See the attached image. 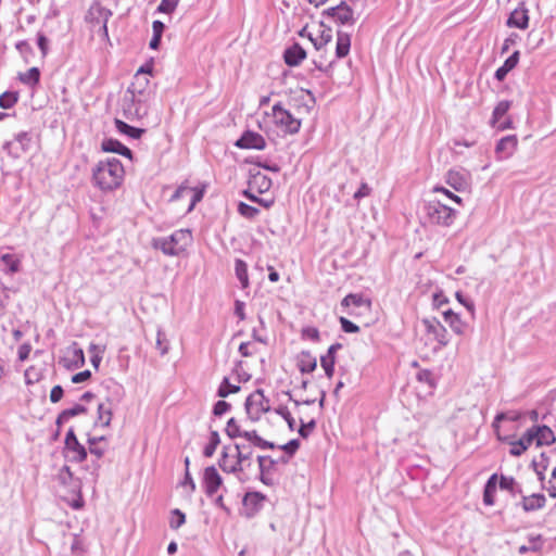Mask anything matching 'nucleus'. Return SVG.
I'll return each instance as SVG.
<instances>
[{"mask_svg":"<svg viewBox=\"0 0 556 556\" xmlns=\"http://www.w3.org/2000/svg\"><path fill=\"white\" fill-rule=\"evenodd\" d=\"M124 166L116 157L99 161L92 169V182L102 191L118 188L124 180Z\"/></svg>","mask_w":556,"mask_h":556,"instance_id":"nucleus-1","label":"nucleus"},{"mask_svg":"<svg viewBox=\"0 0 556 556\" xmlns=\"http://www.w3.org/2000/svg\"><path fill=\"white\" fill-rule=\"evenodd\" d=\"M192 241L190 229H178L167 237L153 238L151 245L167 256H178L191 245Z\"/></svg>","mask_w":556,"mask_h":556,"instance_id":"nucleus-2","label":"nucleus"},{"mask_svg":"<svg viewBox=\"0 0 556 556\" xmlns=\"http://www.w3.org/2000/svg\"><path fill=\"white\" fill-rule=\"evenodd\" d=\"M151 97L143 93L125 91L121 100V109L125 118L129 121L141 119L149 113Z\"/></svg>","mask_w":556,"mask_h":556,"instance_id":"nucleus-3","label":"nucleus"},{"mask_svg":"<svg viewBox=\"0 0 556 556\" xmlns=\"http://www.w3.org/2000/svg\"><path fill=\"white\" fill-rule=\"evenodd\" d=\"M424 213L429 224L442 227H450L457 215V211L437 200L426 202Z\"/></svg>","mask_w":556,"mask_h":556,"instance_id":"nucleus-4","label":"nucleus"},{"mask_svg":"<svg viewBox=\"0 0 556 556\" xmlns=\"http://www.w3.org/2000/svg\"><path fill=\"white\" fill-rule=\"evenodd\" d=\"M244 408L251 421H258L263 414L270 410L269 400L262 389H257L247 397Z\"/></svg>","mask_w":556,"mask_h":556,"instance_id":"nucleus-5","label":"nucleus"},{"mask_svg":"<svg viewBox=\"0 0 556 556\" xmlns=\"http://www.w3.org/2000/svg\"><path fill=\"white\" fill-rule=\"evenodd\" d=\"M271 115L275 125L281 128L283 132L294 135L300 131L301 119L294 117L280 102L273 106Z\"/></svg>","mask_w":556,"mask_h":556,"instance_id":"nucleus-6","label":"nucleus"},{"mask_svg":"<svg viewBox=\"0 0 556 556\" xmlns=\"http://www.w3.org/2000/svg\"><path fill=\"white\" fill-rule=\"evenodd\" d=\"M235 454L237 457L236 464L239 470V480L247 481L249 479L247 470L252 466V447L250 444L236 443L233 445Z\"/></svg>","mask_w":556,"mask_h":556,"instance_id":"nucleus-7","label":"nucleus"},{"mask_svg":"<svg viewBox=\"0 0 556 556\" xmlns=\"http://www.w3.org/2000/svg\"><path fill=\"white\" fill-rule=\"evenodd\" d=\"M64 450L70 462L81 463L87 458V450L77 440L73 428L66 433Z\"/></svg>","mask_w":556,"mask_h":556,"instance_id":"nucleus-8","label":"nucleus"},{"mask_svg":"<svg viewBox=\"0 0 556 556\" xmlns=\"http://www.w3.org/2000/svg\"><path fill=\"white\" fill-rule=\"evenodd\" d=\"M427 333L433 336L438 342V350L446 346L450 342L446 328L437 318H425L422 320Z\"/></svg>","mask_w":556,"mask_h":556,"instance_id":"nucleus-9","label":"nucleus"},{"mask_svg":"<svg viewBox=\"0 0 556 556\" xmlns=\"http://www.w3.org/2000/svg\"><path fill=\"white\" fill-rule=\"evenodd\" d=\"M112 16V11L102 7L100 3H94L88 11V18L92 24H100V30L102 35L108 38V22Z\"/></svg>","mask_w":556,"mask_h":556,"instance_id":"nucleus-10","label":"nucleus"},{"mask_svg":"<svg viewBox=\"0 0 556 556\" xmlns=\"http://www.w3.org/2000/svg\"><path fill=\"white\" fill-rule=\"evenodd\" d=\"M151 73L149 67H140L134 76L131 84L127 87L126 91H130L134 93H143L144 96H152L150 89V80L148 78V74Z\"/></svg>","mask_w":556,"mask_h":556,"instance_id":"nucleus-11","label":"nucleus"},{"mask_svg":"<svg viewBox=\"0 0 556 556\" xmlns=\"http://www.w3.org/2000/svg\"><path fill=\"white\" fill-rule=\"evenodd\" d=\"M235 144L240 149L264 150L266 148L264 137L252 130H245Z\"/></svg>","mask_w":556,"mask_h":556,"instance_id":"nucleus-12","label":"nucleus"},{"mask_svg":"<svg viewBox=\"0 0 556 556\" xmlns=\"http://www.w3.org/2000/svg\"><path fill=\"white\" fill-rule=\"evenodd\" d=\"M31 137L27 131H21L15 136L14 141L4 143L3 149L8 150L10 154L18 156L21 152H26L29 149Z\"/></svg>","mask_w":556,"mask_h":556,"instance_id":"nucleus-13","label":"nucleus"},{"mask_svg":"<svg viewBox=\"0 0 556 556\" xmlns=\"http://www.w3.org/2000/svg\"><path fill=\"white\" fill-rule=\"evenodd\" d=\"M506 24L509 27H516L519 29L528 28L529 11L523 1L520 2L519 5L510 13Z\"/></svg>","mask_w":556,"mask_h":556,"instance_id":"nucleus-14","label":"nucleus"},{"mask_svg":"<svg viewBox=\"0 0 556 556\" xmlns=\"http://www.w3.org/2000/svg\"><path fill=\"white\" fill-rule=\"evenodd\" d=\"M203 483L207 496H213L220 488L223 480L217 469L214 466L205 468L203 476Z\"/></svg>","mask_w":556,"mask_h":556,"instance_id":"nucleus-15","label":"nucleus"},{"mask_svg":"<svg viewBox=\"0 0 556 556\" xmlns=\"http://www.w3.org/2000/svg\"><path fill=\"white\" fill-rule=\"evenodd\" d=\"M510 108V102L508 100L500 101L493 110L492 114V126L496 127L500 130H505L510 128L511 122L510 119H506L502 122V117L508 112Z\"/></svg>","mask_w":556,"mask_h":556,"instance_id":"nucleus-16","label":"nucleus"},{"mask_svg":"<svg viewBox=\"0 0 556 556\" xmlns=\"http://www.w3.org/2000/svg\"><path fill=\"white\" fill-rule=\"evenodd\" d=\"M546 497L542 493H533L531 495H521V502L518 504L526 513H532L545 507Z\"/></svg>","mask_w":556,"mask_h":556,"instance_id":"nucleus-17","label":"nucleus"},{"mask_svg":"<svg viewBox=\"0 0 556 556\" xmlns=\"http://www.w3.org/2000/svg\"><path fill=\"white\" fill-rule=\"evenodd\" d=\"M445 181L450 187L458 192L466 191L469 188L468 175L459 170H448Z\"/></svg>","mask_w":556,"mask_h":556,"instance_id":"nucleus-18","label":"nucleus"},{"mask_svg":"<svg viewBox=\"0 0 556 556\" xmlns=\"http://www.w3.org/2000/svg\"><path fill=\"white\" fill-rule=\"evenodd\" d=\"M517 147V138L514 135L503 137L495 147V153L500 160L509 157Z\"/></svg>","mask_w":556,"mask_h":556,"instance_id":"nucleus-19","label":"nucleus"},{"mask_svg":"<svg viewBox=\"0 0 556 556\" xmlns=\"http://www.w3.org/2000/svg\"><path fill=\"white\" fill-rule=\"evenodd\" d=\"M341 348L342 345L340 343H333L329 346L327 353L320 357V365L329 379L332 378L334 374L336 353Z\"/></svg>","mask_w":556,"mask_h":556,"instance_id":"nucleus-20","label":"nucleus"},{"mask_svg":"<svg viewBox=\"0 0 556 556\" xmlns=\"http://www.w3.org/2000/svg\"><path fill=\"white\" fill-rule=\"evenodd\" d=\"M236 460V454H230V447L224 446L220 458L218 460V465L223 471L233 473L239 479V470Z\"/></svg>","mask_w":556,"mask_h":556,"instance_id":"nucleus-21","label":"nucleus"},{"mask_svg":"<svg viewBox=\"0 0 556 556\" xmlns=\"http://www.w3.org/2000/svg\"><path fill=\"white\" fill-rule=\"evenodd\" d=\"M443 318L456 334L464 336L466 333L468 324L460 318L459 314L454 313L452 309H446L443 312Z\"/></svg>","mask_w":556,"mask_h":556,"instance_id":"nucleus-22","label":"nucleus"},{"mask_svg":"<svg viewBox=\"0 0 556 556\" xmlns=\"http://www.w3.org/2000/svg\"><path fill=\"white\" fill-rule=\"evenodd\" d=\"M266 495L261 492H248L243 497V506L250 511V515H254L261 510L266 501Z\"/></svg>","mask_w":556,"mask_h":556,"instance_id":"nucleus-23","label":"nucleus"},{"mask_svg":"<svg viewBox=\"0 0 556 556\" xmlns=\"http://www.w3.org/2000/svg\"><path fill=\"white\" fill-rule=\"evenodd\" d=\"M306 58V51L299 45L293 43L287 48L283 53L286 64L289 66L299 65Z\"/></svg>","mask_w":556,"mask_h":556,"instance_id":"nucleus-24","label":"nucleus"},{"mask_svg":"<svg viewBox=\"0 0 556 556\" xmlns=\"http://www.w3.org/2000/svg\"><path fill=\"white\" fill-rule=\"evenodd\" d=\"M101 148L104 152L117 153L128 159H132V152L117 139L109 138L102 141Z\"/></svg>","mask_w":556,"mask_h":556,"instance_id":"nucleus-25","label":"nucleus"},{"mask_svg":"<svg viewBox=\"0 0 556 556\" xmlns=\"http://www.w3.org/2000/svg\"><path fill=\"white\" fill-rule=\"evenodd\" d=\"M498 486L501 490L507 491L511 496L522 495V488L514 477L502 475L498 477Z\"/></svg>","mask_w":556,"mask_h":556,"instance_id":"nucleus-26","label":"nucleus"},{"mask_svg":"<svg viewBox=\"0 0 556 556\" xmlns=\"http://www.w3.org/2000/svg\"><path fill=\"white\" fill-rule=\"evenodd\" d=\"M351 48V35L343 31H337V45H336V55L338 59L345 58Z\"/></svg>","mask_w":556,"mask_h":556,"instance_id":"nucleus-27","label":"nucleus"},{"mask_svg":"<svg viewBox=\"0 0 556 556\" xmlns=\"http://www.w3.org/2000/svg\"><path fill=\"white\" fill-rule=\"evenodd\" d=\"M298 367L302 374L313 372L317 367V359L308 351H303L298 357Z\"/></svg>","mask_w":556,"mask_h":556,"instance_id":"nucleus-28","label":"nucleus"},{"mask_svg":"<svg viewBox=\"0 0 556 556\" xmlns=\"http://www.w3.org/2000/svg\"><path fill=\"white\" fill-rule=\"evenodd\" d=\"M0 262L3 264L2 271L7 275H14L21 269V260L14 254H2Z\"/></svg>","mask_w":556,"mask_h":556,"instance_id":"nucleus-29","label":"nucleus"},{"mask_svg":"<svg viewBox=\"0 0 556 556\" xmlns=\"http://www.w3.org/2000/svg\"><path fill=\"white\" fill-rule=\"evenodd\" d=\"M498 481V475L493 473L489 477L488 481L484 484L483 490V503L486 506H492L495 503V492H496V485Z\"/></svg>","mask_w":556,"mask_h":556,"instance_id":"nucleus-30","label":"nucleus"},{"mask_svg":"<svg viewBox=\"0 0 556 556\" xmlns=\"http://www.w3.org/2000/svg\"><path fill=\"white\" fill-rule=\"evenodd\" d=\"M241 438H244L250 445H254L256 447L266 450H274L276 448V444L269 441L264 440L261 438L255 430L252 431H243V434Z\"/></svg>","mask_w":556,"mask_h":556,"instance_id":"nucleus-31","label":"nucleus"},{"mask_svg":"<svg viewBox=\"0 0 556 556\" xmlns=\"http://www.w3.org/2000/svg\"><path fill=\"white\" fill-rule=\"evenodd\" d=\"M334 22L342 25L354 24L353 10L344 1L338 4V13L336 15Z\"/></svg>","mask_w":556,"mask_h":556,"instance_id":"nucleus-32","label":"nucleus"},{"mask_svg":"<svg viewBox=\"0 0 556 556\" xmlns=\"http://www.w3.org/2000/svg\"><path fill=\"white\" fill-rule=\"evenodd\" d=\"M250 186L255 188L258 193L267 192L271 187V180L262 173L252 175Z\"/></svg>","mask_w":556,"mask_h":556,"instance_id":"nucleus-33","label":"nucleus"},{"mask_svg":"<svg viewBox=\"0 0 556 556\" xmlns=\"http://www.w3.org/2000/svg\"><path fill=\"white\" fill-rule=\"evenodd\" d=\"M115 127L118 130V132L126 135L132 139H139L144 132V129L130 126L126 122H123L117 118L115 119Z\"/></svg>","mask_w":556,"mask_h":556,"instance_id":"nucleus-34","label":"nucleus"},{"mask_svg":"<svg viewBox=\"0 0 556 556\" xmlns=\"http://www.w3.org/2000/svg\"><path fill=\"white\" fill-rule=\"evenodd\" d=\"M87 412V408L84 405L76 404L72 408L64 409L61 412L56 418V426L61 427L65 424L70 418L75 417L77 415L84 414Z\"/></svg>","mask_w":556,"mask_h":556,"instance_id":"nucleus-35","label":"nucleus"},{"mask_svg":"<svg viewBox=\"0 0 556 556\" xmlns=\"http://www.w3.org/2000/svg\"><path fill=\"white\" fill-rule=\"evenodd\" d=\"M538 446L551 445L556 441L553 430L547 426H536Z\"/></svg>","mask_w":556,"mask_h":556,"instance_id":"nucleus-36","label":"nucleus"},{"mask_svg":"<svg viewBox=\"0 0 556 556\" xmlns=\"http://www.w3.org/2000/svg\"><path fill=\"white\" fill-rule=\"evenodd\" d=\"M235 273L236 277L241 283L242 289L249 287V276H248V265L244 261L237 258L235 262Z\"/></svg>","mask_w":556,"mask_h":556,"instance_id":"nucleus-37","label":"nucleus"},{"mask_svg":"<svg viewBox=\"0 0 556 556\" xmlns=\"http://www.w3.org/2000/svg\"><path fill=\"white\" fill-rule=\"evenodd\" d=\"M18 79L22 84L33 87L40 80V71L38 67H31L25 73H20Z\"/></svg>","mask_w":556,"mask_h":556,"instance_id":"nucleus-38","label":"nucleus"},{"mask_svg":"<svg viewBox=\"0 0 556 556\" xmlns=\"http://www.w3.org/2000/svg\"><path fill=\"white\" fill-rule=\"evenodd\" d=\"M266 459L264 457H257L258 470H260V480L268 486L274 485V480L270 477L273 471L269 470V467H266Z\"/></svg>","mask_w":556,"mask_h":556,"instance_id":"nucleus-39","label":"nucleus"},{"mask_svg":"<svg viewBox=\"0 0 556 556\" xmlns=\"http://www.w3.org/2000/svg\"><path fill=\"white\" fill-rule=\"evenodd\" d=\"M220 443L219 433L216 430H212L210 432V442L205 445L203 450V455L205 457H212Z\"/></svg>","mask_w":556,"mask_h":556,"instance_id":"nucleus-40","label":"nucleus"},{"mask_svg":"<svg viewBox=\"0 0 556 556\" xmlns=\"http://www.w3.org/2000/svg\"><path fill=\"white\" fill-rule=\"evenodd\" d=\"M112 420V409L110 406L101 403L98 406V420L102 427H109Z\"/></svg>","mask_w":556,"mask_h":556,"instance_id":"nucleus-41","label":"nucleus"},{"mask_svg":"<svg viewBox=\"0 0 556 556\" xmlns=\"http://www.w3.org/2000/svg\"><path fill=\"white\" fill-rule=\"evenodd\" d=\"M239 390V386L231 384L229 379L225 377L218 387L217 395L219 397H227L230 393H237Z\"/></svg>","mask_w":556,"mask_h":556,"instance_id":"nucleus-42","label":"nucleus"},{"mask_svg":"<svg viewBox=\"0 0 556 556\" xmlns=\"http://www.w3.org/2000/svg\"><path fill=\"white\" fill-rule=\"evenodd\" d=\"M186 522V515L178 508L170 511L169 527L174 530L180 528Z\"/></svg>","mask_w":556,"mask_h":556,"instance_id":"nucleus-43","label":"nucleus"},{"mask_svg":"<svg viewBox=\"0 0 556 556\" xmlns=\"http://www.w3.org/2000/svg\"><path fill=\"white\" fill-rule=\"evenodd\" d=\"M238 212L241 216L253 219L260 214V210L255 206L249 205L244 202L238 204Z\"/></svg>","mask_w":556,"mask_h":556,"instance_id":"nucleus-44","label":"nucleus"},{"mask_svg":"<svg viewBox=\"0 0 556 556\" xmlns=\"http://www.w3.org/2000/svg\"><path fill=\"white\" fill-rule=\"evenodd\" d=\"M18 100L15 92L5 91L0 96V108L11 109Z\"/></svg>","mask_w":556,"mask_h":556,"instance_id":"nucleus-45","label":"nucleus"},{"mask_svg":"<svg viewBox=\"0 0 556 556\" xmlns=\"http://www.w3.org/2000/svg\"><path fill=\"white\" fill-rule=\"evenodd\" d=\"M225 431L231 439L241 438L243 434V431H241L240 426L237 424L235 418H230L227 421Z\"/></svg>","mask_w":556,"mask_h":556,"instance_id":"nucleus-46","label":"nucleus"},{"mask_svg":"<svg viewBox=\"0 0 556 556\" xmlns=\"http://www.w3.org/2000/svg\"><path fill=\"white\" fill-rule=\"evenodd\" d=\"M275 413L279 416H281L288 424V427L291 431L294 430L295 428V420L294 418L291 416L289 409L287 406L285 405H280L278 406L277 408L274 409Z\"/></svg>","mask_w":556,"mask_h":556,"instance_id":"nucleus-47","label":"nucleus"},{"mask_svg":"<svg viewBox=\"0 0 556 556\" xmlns=\"http://www.w3.org/2000/svg\"><path fill=\"white\" fill-rule=\"evenodd\" d=\"M105 437H91L88 439L89 451L91 454L96 455L98 458H101L104 454V450L100 448L97 444L101 441H104Z\"/></svg>","mask_w":556,"mask_h":556,"instance_id":"nucleus-48","label":"nucleus"},{"mask_svg":"<svg viewBox=\"0 0 556 556\" xmlns=\"http://www.w3.org/2000/svg\"><path fill=\"white\" fill-rule=\"evenodd\" d=\"M365 303L364 298L361 294L350 293L343 298L341 305L349 307L350 305L362 306Z\"/></svg>","mask_w":556,"mask_h":556,"instance_id":"nucleus-49","label":"nucleus"},{"mask_svg":"<svg viewBox=\"0 0 556 556\" xmlns=\"http://www.w3.org/2000/svg\"><path fill=\"white\" fill-rule=\"evenodd\" d=\"M300 447V441L298 439H292L288 443L283 445H276V448L283 451L286 456H289V459L295 454L298 448Z\"/></svg>","mask_w":556,"mask_h":556,"instance_id":"nucleus-50","label":"nucleus"},{"mask_svg":"<svg viewBox=\"0 0 556 556\" xmlns=\"http://www.w3.org/2000/svg\"><path fill=\"white\" fill-rule=\"evenodd\" d=\"M178 3L179 0H161L157 7V12L170 14L176 10Z\"/></svg>","mask_w":556,"mask_h":556,"instance_id":"nucleus-51","label":"nucleus"},{"mask_svg":"<svg viewBox=\"0 0 556 556\" xmlns=\"http://www.w3.org/2000/svg\"><path fill=\"white\" fill-rule=\"evenodd\" d=\"M520 440L529 447L533 443L538 446V433H536V426L531 427L528 429L525 434L520 438Z\"/></svg>","mask_w":556,"mask_h":556,"instance_id":"nucleus-52","label":"nucleus"},{"mask_svg":"<svg viewBox=\"0 0 556 556\" xmlns=\"http://www.w3.org/2000/svg\"><path fill=\"white\" fill-rule=\"evenodd\" d=\"M24 377L26 384L30 386L40 380L41 374L34 366H30L25 370Z\"/></svg>","mask_w":556,"mask_h":556,"instance_id":"nucleus-53","label":"nucleus"},{"mask_svg":"<svg viewBox=\"0 0 556 556\" xmlns=\"http://www.w3.org/2000/svg\"><path fill=\"white\" fill-rule=\"evenodd\" d=\"M155 346L160 351L161 355H165L168 351V341L165 333L160 329L157 330Z\"/></svg>","mask_w":556,"mask_h":556,"instance_id":"nucleus-54","label":"nucleus"},{"mask_svg":"<svg viewBox=\"0 0 556 556\" xmlns=\"http://www.w3.org/2000/svg\"><path fill=\"white\" fill-rule=\"evenodd\" d=\"M89 352L91 353L90 362H91L92 366L94 368H98L102 361V356H101L102 350L97 344L92 343L89 346Z\"/></svg>","mask_w":556,"mask_h":556,"instance_id":"nucleus-55","label":"nucleus"},{"mask_svg":"<svg viewBox=\"0 0 556 556\" xmlns=\"http://www.w3.org/2000/svg\"><path fill=\"white\" fill-rule=\"evenodd\" d=\"M258 457L267 458L266 467H269L270 471H273L275 469V466L278 464H288L289 463V456H286V455H281L278 458H273L270 456H262V455H260Z\"/></svg>","mask_w":556,"mask_h":556,"instance_id":"nucleus-56","label":"nucleus"},{"mask_svg":"<svg viewBox=\"0 0 556 556\" xmlns=\"http://www.w3.org/2000/svg\"><path fill=\"white\" fill-rule=\"evenodd\" d=\"M455 296H456L457 301L460 304H463L467 308V311L471 314V316L473 317V315H475V304H473V302L471 300H469L468 298H466L463 294V292H460V291H457L455 293Z\"/></svg>","mask_w":556,"mask_h":556,"instance_id":"nucleus-57","label":"nucleus"},{"mask_svg":"<svg viewBox=\"0 0 556 556\" xmlns=\"http://www.w3.org/2000/svg\"><path fill=\"white\" fill-rule=\"evenodd\" d=\"M339 321L342 330L346 333H355L359 331V327L345 317H340Z\"/></svg>","mask_w":556,"mask_h":556,"instance_id":"nucleus-58","label":"nucleus"},{"mask_svg":"<svg viewBox=\"0 0 556 556\" xmlns=\"http://www.w3.org/2000/svg\"><path fill=\"white\" fill-rule=\"evenodd\" d=\"M302 338L317 342L320 339L319 331L315 327H305L302 330Z\"/></svg>","mask_w":556,"mask_h":556,"instance_id":"nucleus-59","label":"nucleus"},{"mask_svg":"<svg viewBox=\"0 0 556 556\" xmlns=\"http://www.w3.org/2000/svg\"><path fill=\"white\" fill-rule=\"evenodd\" d=\"M315 426H316L315 420L304 422L301 419V427L299 428L298 432L302 438L306 439L309 435V433L314 430Z\"/></svg>","mask_w":556,"mask_h":556,"instance_id":"nucleus-60","label":"nucleus"},{"mask_svg":"<svg viewBox=\"0 0 556 556\" xmlns=\"http://www.w3.org/2000/svg\"><path fill=\"white\" fill-rule=\"evenodd\" d=\"M527 448L528 446L519 439L510 443L509 453L513 456H520Z\"/></svg>","mask_w":556,"mask_h":556,"instance_id":"nucleus-61","label":"nucleus"},{"mask_svg":"<svg viewBox=\"0 0 556 556\" xmlns=\"http://www.w3.org/2000/svg\"><path fill=\"white\" fill-rule=\"evenodd\" d=\"M231 406L228 402L226 401H217L213 407V414L215 416H222L224 414H226L228 410H230Z\"/></svg>","mask_w":556,"mask_h":556,"instance_id":"nucleus-62","label":"nucleus"},{"mask_svg":"<svg viewBox=\"0 0 556 556\" xmlns=\"http://www.w3.org/2000/svg\"><path fill=\"white\" fill-rule=\"evenodd\" d=\"M37 45L42 56H46L49 50V39L43 34L39 33L37 35Z\"/></svg>","mask_w":556,"mask_h":556,"instance_id":"nucleus-63","label":"nucleus"},{"mask_svg":"<svg viewBox=\"0 0 556 556\" xmlns=\"http://www.w3.org/2000/svg\"><path fill=\"white\" fill-rule=\"evenodd\" d=\"M519 56H520V52L519 51H515L511 55H509L505 62H504V66L508 70V72L513 71L518 62H519Z\"/></svg>","mask_w":556,"mask_h":556,"instance_id":"nucleus-64","label":"nucleus"}]
</instances>
